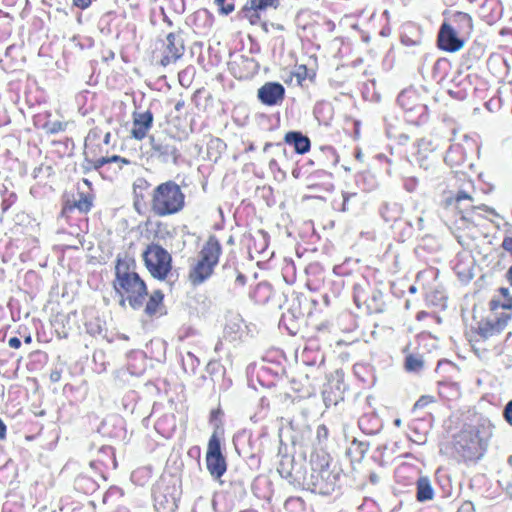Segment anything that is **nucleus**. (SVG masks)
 I'll list each match as a JSON object with an SVG mask.
<instances>
[{"mask_svg": "<svg viewBox=\"0 0 512 512\" xmlns=\"http://www.w3.org/2000/svg\"><path fill=\"white\" fill-rule=\"evenodd\" d=\"M50 377L52 381H58L60 379V374L58 372H53Z\"/></svg>", "mask_w": 512, "mask_h": 512, "instance_id": "obj_36", "label": "nucleus"}, {"mask_svg": "<svg viewBox=\"0 0 512 512\" xmlns=\"http://www.w3.org/2000/svg\"><path fill=\"white\" fill-rule=\"evenodd\" d=\"M164 295L161 290H155L150 295L149 300L145 307V313L148 316H154L157 313H162Z\"/></svg>", "mask_w": 512, "mask_h": 512, "instance_id": "obj_17", "label": "nucleus"}, {"mask_svg": "<svg viewBox=\"0 0 512 512\" xmlns=\"http://www.w3.org/2000/svg\"><path fill=\"white\" fill-rule=\"evenodd\" d=\"M474 510V505L471 502L466 501L459 507L457 512H474Z\"/></svg>", "mask_w": 512, "mask_h": 512, "instance_id": "obj_29", "label": "nucleus"}, {"mask_svg": "<svg viewBox=\"0 0 512 512\" xmlns=\"http://www.w3.org/2000/svg\"><path fill=\"white\" fill-rule=\"evenodd\" d=\"M107 159H108V163H112V162L120 163V166H119L120 168L122 167V165H128L130 163V161L128 159L122 158L117 155L107 157Z\"/></svg>", "mask_w": 512, "mask_h": 512, "instance_id": "obj_26", "label": "nucleus"}, {"mask_svg": "<svg viewBox=\"0 0 512 512\" xmlns=\"http://www.w3.org/2000/svg\"><path fill=\"white\" fill-rule=\"evenodd\" d=\"M473 28L472 17L462 11H448L438 32H469Z\"/></svg>", "mask_w": 512, "mask_h": 512, "instance_id": "obj_9", "label": "nucleus"}, {"mask_svg": "<svg viewBox=\"0 0 512 512\" xmlns=\"http://www.w3.org/2000/svg\"><path fill=\"white\" fill-rule=\"evenodd\" d=\"M135 269L136 263L132 257L119 256L115 266L114 288L120 296L119 304L124 307L128 301L129 305L136 310L143 305L147 296V287Z\"/></svg>", "mask_w": 512, "mask_h": 512, "instance_id": "obj_1", "label": "nucleus"}, {"mask_svg": "<svg viewBox=\"0 0 512 512\" xmlns=\"http://www.w3.org/2000/svg\"><path fill=\"white\" fill-rule=\"evenodd\" d=\"M507 279H508L509 283L512 285V266L509 268V270L507 272Z\"/></svg>", "mask_w": 512, "mask_h": 512, "instance_id": "obj_38", "label": "nucleus"}, {"mask_svg": "<svg viewBox=\"0 0 512 512\" xmlns=\"http://www.w3.org/2000/svg\"><path fill=\"white\" fill-rule=\"evenodd\" d=\"M82 168L84 172H87L88 170L93 168V162L87 160L86 163L82 165Z\"/></svg>", "mask_w": 512, "mask_h": 512, "instance_id": "obj_34", "label": "nucleus"}, {"mask_svg": "<svg viewBox=\"0 0 512 512\" xmlns=\"http://www.w3.org/2000/svg\"><path fill=\"white\" fill-rule=\"evenodd\" d=\"M434 491L428 477H420L417 481V499L421 502L432 500Z\"/></svg>", "mask_w": 512, "mask_h": 512, "instance_id": "obj_18", "label": "nucleus"}, {"mask_svg": "<svg viewBox=\"0 0 512 512\" xmlns=\"http://www.w3.org/2000/svg\"><path fill=\"white\" fill-rule=\"evenodd\" d=\"M145 265L150 274L163 280L171 271L172 257L170 253L158 244H151L143 253Z\"/></svg>", "mask_w": 512, "mask_h": 512, "instance_id": "obj_5", "label": "nucleus"}, {"mask_svg": "<svg viewBox=\"0 0 512 512\" xmlns=\"http://www.w3.org/2000/svg\"><path fill=\"white\" fill-rule=\"evenodd\" d=\"M6 434V426L2 420H0V439H4Z\"/></svg>", "mask_w": 512, "mask_h": 512, "instance_id": "obj_33", "label": "nucleus"}, {"mask_svg": "<svg viewBox=\"0 0 512 512\" xmlns=\"http://www.w3.org/2000/svg\"><path fill=\"white\" fill-rule=\"evenodd\" d=\"M361 17L357 15H345L342 17L339 21V28L342 30H359L361 29L360 23H361Z\"/></svg>", "mask_w": 512, "mask_h": 512, "instance_id": "obj_19", "label": "nucleus"}, {"mask_svg": "<svg viewBox=\"0 0 512 512\" xmlns=\"http://www.w3.org/2000/svg\"><path fill=\"white\" fill-rule=\"evenodd\" d=\"M108 163L107 157H102L93 162V169H98Z\"/></svg>", "mask_w": 512, "mask_h": 512, "instance_id": "obj_31", "label": "nucleus"}, {"mask_svg": "<svg viewBox=\"0 0 512 512\" xmlns=\"http://www.w3.org/2000/svg\"><path fill=\"white\" fill-rule=\"evenodd\" d=\"M219 14L229 15L235 10V0H214Z\"/></svg>", "mask_w": 512, "mask_h": 512, "instance_id": "obj_20", "label": "nucleus"}, {"mask_svg": "<svg viewBox=\"0 0 512 512\" xmlns=\"http://www.w3.org/2000/svg\"><path fill=\"white\" fill-rule=\"evenodd\" d=\"M280 0H246L238 12V17L246 20L250 25H260L267 30L266 24L263 22L261 13L267 9H278Z\"/></svg>", "mask_w": 512, "mask_h": 512, "instance_id": "obj_6", "label": "nucleus"}, {"mask_svg": "<svg viewBox=\"0 0 512 512\" xmlns=\"http://www.w3.org/2000/svg\"><path fill=\"white\" fill-rule=\"evenodd\" d=\"M294 76L296 77L298 84H302L307 77V68L303 65L299 66L297 71L294 73Z\"/></svg>", "mask_w": 512, "mask_h": 512, "instance_id": "obj_24", "label": "nucleus"}, {"mask_svg": "<svg viewBox=\"0 0 512 512\" xmlns=\"http://www.w3.org/2000/svg\"><path fill=\"white\" fill-rule=\"evenodd\" d=\"M285 95V88L278 82H267L257 91L258 99L265 105L279 104Z\"/></svg>", "mask_w": 512, "mask_h": 512, "instance_id": "obj_11", "label": "nucleus"}, {"mask_svg": "<svg viewBox=\"0 0 512 512\" xmlns=\"http://www.w3.org/2000/svg\"><path fill=\"white\" fill-rule=\"evenodd\" d=\"M111 133L107 132L104 136V143L108 145L110 143Z\"/></svg>", "mask_w": 512, "mask_h": 512, "instance_id": "obj_37", "label": "nucleus"}, {"mask_svg": "<svg viewBox=\"0 0 512 512\" xmlns=\"http://www.w3.org/2000/svg\"><path fill=\"white\" fill-rule=\"evenodd\" d=\"M206 465L211 476L219 479L226 471V461L221 453L220 441L216 434H212L208 442Z\"/></svg>", "mask_w": 512, "mask_h": 512, "instance_id": "obj_8", "label": "nucleus"}, {"mask_svg": "<svg viewBox=\"0 0 512 512\" xmlns=\"http://www.w3.org/2000/svg\"><path fill=\"white\" fill-rule=\"evenodd\" d=\"M407 41H408V37H403V38H402V42H403L404 44H406V43H407Z\"/></svg>", "mask_w": 512, "mask_h": 512, "instance_id": "obj_41", "label": "nucleus"}, {"mask_svg": "<svg viewBox=\"0 0 512 512\" xmlns=\"http://www.w3.org/2000/svg\"><path fill=\"white\" fill-rule=\"evenodd\" d=\"M72 3L75 7L85 10L90 7L92 0H72Z\"/></svg>", "mask_w": 512, "mask_h": 512, "instance_id": "obj_25", "label": "nucleus"}, {"mask_svg": "<svg viewBox=\"0 0 512 512\" xmlns=\"http://www.w3.org/2000/svg\"><path fill=\"white\" fill-rule=\"evenodd\" d=\"M296 24L298 28L303 30L314 29L315 26L323 31H332L335 29L333 21L320 13H313L310 11H303L299 13L296 17Z\"/></svg>", "mask_w": 512, "mask_h": 512, "instance_id": "obj_10", "label": "nucleus"}, {"mask_svg": "<svg viewBox=\"0 0 512 512\" xmlns=\"http://www.w3.org/2000/svg\"><path fill=\"white\" fill-rule=\"evenodd\" d=\"M185 204V195L174 181H166L156 186L151 193V210L159 217L180 212Z\"/></svg>", "mask_w": 512, "mask_h": 512, "instance_id": "obj_2", "label": "nucleus"}, {"mask_svg": "<svg viewBox=\"0 0 512 512\" xmlns=\"http://www.w3.org/2000/svg\"><path fill=\"white\" fill-rule=\"evenodd\" d=\"M410 291H411V292H415V291H416L415 287H414V286H412V287L410 288Z\"/></svg>", "mask_w": 512, "mask_h": 512, "instance_id": "obj_43", "label": "nucleus"}, {"mask_svg": "<svg viewBox=\"0 0 512 512\" xmlns=\"http://www.w3.org/2000/svg\"><path fill=\"white\" fill-rule=\"evenodd\" d=\"M502 246L504 250L512 254V238H505Z\"/></svg>", "mask_w": 512, "mask_h": 512, "instance_id": "obj_32", "label": "nucleus"}, {"mask_svg": "<svg viewBox=\"0 0 512 512\" xmlns=\"http://www.w3.org/2000/svg\"><path fill=\"white\" fill-rule=\"evenodd\" d=\"M509 464L512 466V455L509 457Z\"/></svg>", "mask_w": 512, "mask_h": 512, "instance_id": "obj_42", "label": "nucleus"}, {"mask_svg": "<svg viewBox=\"0 0 512 512\" xmlns=\"http://www.w3.org/2000/svg\"><path fill=\"white\" fill-rule=\"evenodd\" d=\"M504 416L507 422L512 425V400L506 405Z\"/></svg>", "mask_w": 512, "mask_h": 512, "instance_id": "obj_28", "label": "nucleus"}, {"mask_svg": "<svg viewBox=\"0 0 512 512\" xmlns=\"http://www.w3.org/2000/svg\"><path fill=\"white\" fill-rule=\"evenodd\" d=\"M394 424H395L397 427H400V426H401V424H402L401 419H396V420L394 421Z\"/></svg>", "mask_w": 512, "mask_h": 512, "instance_id": "obj_39", "label": "nucleus"}, {"mask_svg": "<svg viewBox=\"0 0 512 512\" xmlns=\"http://www.w3.org/2000/svg\"><path fill=\"white\" fill-rule=\"evenodd\" d=\"M179 35L180 34H167L165 43L166 49L160 61L161 65L167 66L182 56L184 45Z\"/></svg>", "mask_w": 512, "mask_h": 512, "instance_id": "obj_12", "label": "nucleus"}, {"mask_svg": "<svg viewBox=\"0 0 512 512\" xmlns=\"http://www.w3.org/2000/svg\"><path fill=\"white\" fill-rule=\"evenodd\" d=\"M422 365H423L422 360L413 355H409L406 358L405 366H406V369L409 371H417L422 367Z\"/></svg>", "mask_w": 512, "mask_h": 512, "instance_id": "obj_21", "label": "nucleus"}, {"mask_svg": "<svg viewBox=\"0 0 512 512\" xmlns=\"http://www.w3.org/2000/svg\"><path fill=\"white\" fill-rule=\"evenodd\" d=\"M24 341H25V343H28V344L31 343V336H27Z\"/></svg>", "mask_w": 512, "mask_h": 512, "instance_id": "obj_40", "label": "nucleus"}, {"mask_svg": "<svg viewBox=\"0 0 512 512\" xmlns=\"http://www.w3.org/2000/svg\"><path fill=\"white\" fill-rule=\"evenodd\" d=\"M175 142V139L169 135L161 134L150 136L151 157H155L163 163H176L178 159V149Z\"/></svg>", "mask_w": 512, "mask_h": 512, "instance_id": "obj_7", "label": "nucleus"}, {"mask_svg": "<svg viewBox=\"0 0 512 512\" xmlns=\"http://www.w3.org/2000/svg\"><path fill=\"white\" fill-rule=\"evenodd\" d=\"M455 201L457 208L459 209V212L462 214L463 220H468L469 211L474 209H484L486 211L494 213V210L492 208L487 207L486 205L476 207L470 204L473 201V199L470 195H468L465 192H459L455 198Z\"/></svg>", "mask_w": 512, "mask_h": 512, "instance_id": "obj_15", "label": "nucleus"}, {"mask_svg": "<svg viewBox=\"0 0 512 512\" xmlns=\"http://www.w3.org/2000/svg\"><path fill=\"white\" fill-rule=\"evenodd\" d=\"M433 402H435V398L433 396H431V395L421 396L414 404V409H422Z\"/></svg>", "mask_w": 512, "mask_h": 512, "instance_id": "obj_23", "label": "nucleus"}, {"mask_svg": "<svg viewBox=\"0 0 512 512\" xmlns=\"http://www.w3.org/2000/svg\"><path fill=\"white\" fill-rule=\"evenodd\" d=\"M438 46L440 49L454 53L460 51L466 41L457 37V34H438Z\"/></svg>", "mask_w": 512, "mask_h": 512, "instance_id": "obj_14", "label": "nucleus"}, {"mask_svg": "<svg viewBox=\"0 0 512 512\" xmlns=\"http://www.w3.org/2000/svg\"><path fill=\"white\" fill-rule=\"evenodd\" d=\"M220 252L219 242L214 237H210L200 252L199 261L189 274L193 284H201L211 276L215 265L218 263Z\"/></svg>", "mask_w": 512, "mask_h": 512, "instance_id": "obj_3", "label": "nucleus"}, {"mask_svg": "<svg viewBox=\"0 0 512 512\" xmlns=\"http://www.w3.org/2000/svg\"><path fill=\"white\" fill-rule=\"evenodd\" d=\"M8 345L11 348L18 349L21 346V341L17 337H12L9 339Z\"/></svg>", "mask_w": 512, "mask_h": 512, "instance_id": "obj_30", "label": "nucleus"}, {"mask_svg": "<svg viewBox=\"0 0 512 512\" xmlns=\"http://www.w3.org/2000/svg\"><path fill=\"white\" fill-rule=\"evenodd\" d=\"M490 305L494 311L498 308H501L503 311L479 323L478 333L483 339H488L502 333L511 319L512 298H508L504 303L492 300Z\"/></svg>", "mask_w": 512, "mask_h": 512, "instance_id": "obj_4", "label": "nucleus"}, {"mask_svg": "<svg viewBox=\"0 0 512 512\" xmlns=\"http://www.w3.org/2000/svg\"><path fill=\"white\" fill-rule=\"evenodd\" d=\"M91 201L87 196L81 195L80 199L74 202V207L80 212H88L91 208Z\"/></svg>", "mask_w": 512, "mask_h": 512, "instance_id": "obj_22", "label": "nucleus"}, {"mask_svg": "<svg viewBox=\"0 0 512 512\" xmlns=\"http://www.w3.org/2000/svg\"><path fill=\"white\" fill-rule=\"evenodd\" d=\"M285 142L293 144L295 151L299 154H304L310 149L309 139L299 132H288L285 135Z\"/></svg>", "mask_w": 512, "mask_h": 512, "instance_id": "obj_16", "label": "nucleus"}, {"mask_svg": "<svg viewBox=\"0 0 512 512\" xmlns=\"http://www.w3.org/2000/svg\"><path fill=\"white\" fill-rule=\"evenodd\" d=\"M64 128H65V124H63L62 122L56 121V122H53L50 124L49 132L54 134V133L64 130Z\"/></svg>", "mask_w": 512, "mask_h": 512, "instance_id": "obj_27", "label": "nucleus"}, {"mask_svg": "<svg viewBox=\"0 0 512 512\" xmlns=\"http://www.w3.org/2000/svg\"><path fill=\"white\" fill-rule=\"evenodd\" d=\"M500 293L503 295V297L508 298L509 297V289L508 288H500Z\"/></svg>", "mask_w": 512, "mask_h": 512, "instance_id": "obj_35", "label": "nucleus"}, {"mask_svg": "<svg viewBox=\"0 0 512 512\" xmlns=\"http://www.w3.org/2000/svg\"><path fill=\"white\" fill-rule=\"evenodd\" d=\"M152 121L153 116L149 111L135 115L131 129L132 137L136 140H142L151 127Z\"/></svg>", "mask_w": 512, "mask_h": 512, "instance_id": "obj_13", "label": "nucleus"}]
</instances>
